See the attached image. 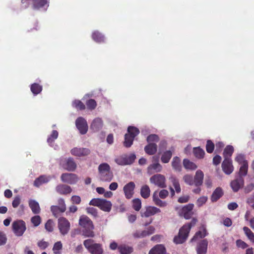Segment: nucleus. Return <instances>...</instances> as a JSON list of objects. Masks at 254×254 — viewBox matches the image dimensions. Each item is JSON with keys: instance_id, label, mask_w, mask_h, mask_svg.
Instances as JSON below:
<instances>
[{"instance_id": "1", "label": "nucleus", "mask_w": 254, "mask_h": 254, "mask_svg": "<svg viewBox=\"0 0 254 254\" xmlns=\"http://www.w3.org/2000/svg\"><path fill=\"white\" fill-rule=\"evenodd\" d=\"M79 225L82 228V233L86 237H93L94 233L93 231L94 226L92 221L86 216L82 215L79 220Z\"/></svg>"}, {"instance_id": "2", "label": "nucleus", "mask_w": 254, "mask_h": 254, "mask_svg": "<svg viewBox=\"0 0 254 254\" xmlns=\"http://www.w3.org/2000/svg\"><path fill=\"white\" fill-rule=\"evenodd\" d=\"M197 222V219L193 218L190 223L184 225L180 230L178 236L174 239V242L176 244H182L188 237L189 233L191 228L194 226Z\"/></svg>"}, {"instance_id": "3", "label": "nucleus", "mask_w": 254, "mask_h": 254, "mask_svg": "<svg viewBox=\"0 0 254 254\" xmlns=\"http://www.w3.org/2000/svg\"><path fill=\"white\" fill-rule=\"evenodd\" d=\"M99 172V178L101 181L105 182H109L113 178V174L111 170L110 165L103 163L100 164L98 168Z\"/></svg>"}, {"instance_id": "4", "label": "nucleus", "mask_w": 254, "mask_h": 254, "mask_svg": "<svg viewBox=\"0 0 254 254\" xmlns=\"http://www.w3.org/2000/svg\"><path fill=\"white\" fill-rule=\"evenodd\" d=\"M85 248L91 254H103L104 250L102 245L95 243L92 239H87L83 242Z\"/></svg>"}, {"instance_id": "5", "label": "nucleus", "mask_w": 254, "mask_h": 254, "mask_svg": "<svg viewBox=\"0 0 254 254\" xmlns=\"http://www.w3.org/2000/svg\"><path fill=\"white\" fill-rule=\"evenodd\" d=\"M89 204L99 207L102 210L109 212L111 211L112 204L110 201L101 198L92 199Z\"/></svg>"}, {"instance_id": "6", "label": "nucleus", "mask_w": 254, "mask_h": 254, "mask_svg": "<svg viewBox=\"0 0 254 254\" xmlns=\"http://www.w3.org/2000/svg\"><path fill=\"white\" fill-rule=\"evenodd\" d=\"M128 133L125 135L124 145L129 147L132 144L134 137L138 134L139 129L134 127H129L127 129Z\"/></svg>"}, {"instance_id": "7", "label": "nucleus", "mask_w": 254, "mask_h": 254, "mask_svg": "<svg viewBox=\"0 0 254 254\" xmlns=\"http://www.w3.org/2000/svg\"><path fill=\"white\" fill-rule=\"evenodd\" d=\"M59 163L61 167L68 171H74L77 167L76 163L71 157L61 158Z\"/></svg>"}, {"instance_id": "8", "label": "nucleus", "mask_w": 254, "mask_h": 254, "mask_svg": "<svg viewBox=\"0 0 254 254\" xmlns=\"http://www.w3.org/2000/svg\"><path fill=\"white\" fill-rule=\"evenodd\" d=\"M150 183L161 188H165L167 187L165 177L160 174L153 175L150 178Z\"/></svg>"}, {"instance_id": "9", "label": "nucleus", "mask_w": 254, "mask_h": 254, "mask_svg": "<svg viewBox=\"0 0 254 254\" xmlns=\"http://www.w3.org/2000/svg\"><path fill=\"white\" fill-rule=\"evenodd\" d=\"M136 158L134 154H131L129 155H124L115 159V162L120 165H127L132 164Z\"/></svg>"}, {"instance_id": "10", "label": "nucleus", "mask_w": 254, "mask_h": 254, "mask_svg": "<svg viewBox=\"0 0 254 254\" xmlns=\"http://www.w3.org/2000/svg\"><path fill=\"white\" fill-rule=\"evenodd\" d=\"M58 228L62 235L67 234L70 229V224L68 220L64 217H61L58 219Z\"/></svg>"}, {"instance_id": "11", "label": "nucleus", "mask_w": 254, "mask_h": 254, "mask_svg": "<svg viewBox=\"0 0 254 254\" xmlns=\"http://www.w3.org/2000/svg\"><path fill=\"white\" fill-rule=\"evenodd\" d=\"M194 207L192 203H189L181 208H178V213L180 216L184 217L186 219H190L193 214L192 210Z\"/></svg>"}, {"instance_id": "12", "label": "nucleus", "mask_w": 254, "mask_h": 254, "mask_svg": "<svg viewBox=\"0 0 254 254\" xmlns=\"http://www.w3.org/2000/svg\"><path fill=\"white\" fill-rule=\"evenodd\" d=\"M12 228L14 234L16 236H21L26 230L25 223L22 220L14 221L12 223Z\"/></svg>"}, {"instance_id": "13", "label": "nucleus", "mask_w": 254, "mask_h": 254, "mask_svg": "<svg viewBox=\"0 0 254 254\" xmlns=\"http://www.w3.org/2000/svg\"><path fill=\"white\" fill-rule=\"evenodd\" d=\"M152 159L153 160H156L157 162L149 165L147 167V172L149 175L155 173H159L162 170V166L158 162L157 158L155 156H153Z\"/></svg>"}, {"instance_id": "14", "label": "nucleus", "mask_w": 254, "mask_h": 254, "mask_svg": "<svg viewBox=\"0 0 254 254\" xmlns=\"http://www.w3.org/2000/svg\"><path fill=\"white\" fill-rule=\"evenodd\" d=\"M61 179L63 182L71 185L75 184L78 180L76 175L71 173H64Z\"/></svg>"}, {"instance_id": "15", "label": "nucleus", "mask_w": 254, "mask_h": 254, "mask_svg": "<svg viewBox=\"0 0 254 254\" xmlns=\"http://www.w3.org/2000/svg\"><path fill=\"white\" fill-rule=\"evenodd\" d=\"M76 126L79 132L82 134H85L88 128L87 123L85 119L79 117L76 120Z\"/></svg>"}, {"instance_id": "16", "label": "nucleus", "mask_w": 254, "mask_h": 254, "mask_svg": "<svg viewBox=\"0 0 254 254\" xmlns=\"http://www.w3.org/2000/svg\"><path fill=\"white\" fill-rule=\"evenodd\" d=\"M90 153L89 149L83 147H74L70 150V153L77 157H84L88 155Z\"/></svg>"}, {"instance_id": "17", "label": "nucleus", "mask_w": 254, "mask_h": 254, "mask_svg": "<svg viewBox=\"0 0 254 254\" xmlns=\"http://www.w3.org/2000/svg\"><path fill=\"white\" fill-rule=\"evenodd\" d=\"M244 185V180L243 177H239L232 181L231 183V187L234 192H237L242 188Z\"/></svg>"}, {"instance_id": "18", "label": "nucleus", "mask_w": 254, "mask_h": 254, "mask_svg": "<svg viewBox=\"0 0 254 254\" xmlns=\"http://www.w3.org/2000/svg\"><path fill=\"white\" fill-rule=\"evenodd\" d=\"M222 168L224 173L227 175L231 174L234 170V167L230 158L225 159L222 164Z\"/></svg>"}, {"instance_id": "19", "label": "nucleus", "mask_w": 254, "mask_h": 254, "mask_svg": "<svg viewBox=\"0 0 254 254\" xmlns=\"http://www.w3.org/2000/svg\"><path fill=\"white\" fill-rule=\"evenodd\" d=\"M135 188V184L130 182L126 184L124 187V191L126 198L129 199L132 197Z\"/></svg>"}, {"instance_id": "20", "label": "nucleus", "mask_w": 254, "mask_h": 254, "mask_svg": "<svg viewBox=\"0 0 254 254\" xmlns=\"http://www.w3.org/2000/svg\"><path fill=\"white\" fill-rule=\"evenodd\" d=\"M33 6L35 9L46 10L49 6V2L48 0H34Z\"/></svg>"}, {"instance_id": "21", "label": "nucleus", "mask_w": 254, "mask_h": 254, "mask_svg": "<svg viewBox=\"0 0 254 254\" xmlns=\"http://www.w3.org/2000/svg\"><path fill=\"white\" fill-rule=\"evenodd\" d=\"M56 190L60 194L66 195L71 192L72 189L69 186L60 184L56 187Z\"/></svg>"}, {"instance_id": "22", "label": "nucleus", "mask_w": 254, "mask_h": 254, "mask_svg": "<svg viewBox=\"0 0 254 254\" xmlns=\"http://www.w3.org/2000/svg\"><path fill=\"white\" fill-rule=\"evenodd\" d=\"M161 210L154 206H148L146 208L145 210L141 213V216L148 217L155 214L160 213Z\"/></svg>"}, {"instance_id": "23", "label": "nucleus", "mask_w": 254, "mask_h": 254, "mask_svg": "<svg viewBox=\"0 0 254 254\" xmlns=\"http://www.w3.org/2000/svg\"><path fill=\"white\" fill-rule=\"evenodd\" d=\"M103 123L102 120L100 118H96L94 119L91 124L90 128L94 131H98L102 128Z\"/></svg>"}, {"instance_id": "24", "label": "nucleus", "mask_w": 254, "mask_h": 254, "mask_svg": "<svg viewBox=\"0 0 254 254\" xmlns=\"http://www.w3.org/2000/svg\"><path fill=\"white\" fill-rule=\"evenodd\" d=\"M208 242L206 240L200 242L196 247L197 254H206L207 250Z\"/></svg>"}, {"instance_id": "25", "label": "nucleus", "mask_w": 254, "mask_h": 254, "mask_svg": "<svg viewBox=\"0 0 254 254\" xmlns=\"http://www.w3.org/2000/svg\"><path fill=\"white\" fill-rule=\"evenodd\" d=\"M204 174L201 170H197L194 176V183L195 186L199 187L202 184Z\"/></svg>"}, {"instance_id": "26", "label": "nucleus", "mask_w": 254, "mask_h": 254, "mask_svg": "<svg viewBox=\"0 0 254 254\" xmlns=\"http://www.w3.org/2000/svg\"><path fill=\"white\" fill-rule=\"evenodd\" d=\"M51 179L50 176H41L35 180L34 185L36 187H39L43 184L49 182Z\"/></svg>"}, {"instance_id": "27", "label": "nucleus", "mask_w": 254, "mask_h": 254, "mask_svg": "<svg viewBox=\"0 0 254 254\" xmlns=\"http://www.w3.org/2000/svg\"><path fill=\"white\" fill-rule=\"evenodd\" d=\"M28 203L29 206L33 213L38 214L40 213V208L39 203L37 201L33 199H30Z\"/></svg>"}, {"instance_id": "28", "label": "nucleus", "mask_w": 254, "mask_h": 254, "mask_svg": "<svg viewBox=\"0 0 254 254\" xmlns=\"http://www.w3.org/2000/svg\"><path fill=\"white\" fill-rule=\"evenodd\" d=\"M165 248L162 245H157L149 252V254H165Z\"/></svg>"}, {"instance_id": "29", "label": "nucleus", "mask_w": 254, "mask_h": 254, "mask_svg": "<svg viewBox=\"0 0 254 254\" xmlns=\"http://www.w3.org/2000/svg\"><path fill=\"white\" fill-rule=\"evenodd\" d=\"M157 146L155 143H150L144 147L145 152L148 155H153L157 151Z\"/></svg>"}, {"instance_id": "30", "label": "nucleus", "mask_w": 254, "mask_h": 254, "mask_svg": "<svg viewBox=\"0 0 254 254\" xmlns=\"http://www.w3.org/2000/svg\"><path fill=\"white\" fill-rule=\"evenodd\" d=\"M173 151H174L173 148L171 150L164 152L161 155V162L163 163H168L172 157Z\"/></svg>"}, {"instance_id": "31", "label": "nucleus", "mask_w": 254, "mask_h": 254, "mask_svg": "<svg viewBox=\"0 0 254 254\" xmlns=\"http://www.w3.org/2000/svg\"><path fill=\"white\" fill-rule=\"evenodd\" d=\"M183 165L186 169L190 171L195 170L197 168V166L194 163L187 159H184Z\"/></svg>"}, {"instance_id": "32", "label": "nucleus", "mask_w": 254, "mask_h": 254, "mask_svg": "<svg viewBox=\"0 0 254 254\" xmlns=\"http://www.w3.org/2000/svg\"><path fill=\"white\" fill-rule=\"evenodd\" d=\"M169 179L170 181L171 182V183L172 184V185H173L177 193L180 192L181 191V189L180 185V184H179L178 179L174 176H171L169 177Z\"/></svg>"}, {"instance_id": "33", "label": "nucleus", "mask_w": 254, "mask_h": 254, "mask_svg": "<svg viewBox=\"0 0 254 254\" xmlns=\"http://www.w3.org/2000/svg\"><path fill=\"white\" fill-rule=\"evenodd\" d=\"M118 250L121 254H129L133 252V248L130 246L123 245L118 247Z\"/></svg>"}, {"instance_id": "34", "label": "nucleus", "mask_w": 254, "mask_h": 254, "mask_svg": "<svg viewBox=\"0 0 254 254\" xmlns=\"http://www.w3.org/2000/svg\"><path fill=\"white\" fill-rule=\"evenodd\" d=\"M172 166L176 171H181L182 166L181 165V160L178 157L176 156L173 158L172 161Z\"/></svg>"}, {"instance_id": "35", "label": "nucleus", "mask_w": 254, "mask_h": 254, "mask_svg": "<svg viewBox=\"0 0 254 254\" xmlns=\"http://www.w3.org/2000/svg\"><path fill=\"white\" fill-rule=\"evenodd\" d=\"M150 194V190L148 186L145 185L140 189V195L144 198H148Z\"/></svg>"}, {"instance_id": "36", "label": "nucleus", "mask_w": 254, "mask_h": 254, "mask_svg": "<svg viewBox=\"0 0 254 254\" xmlns=\"http://www.w3.org/2000/svg\"><path fill=\"white\" fill-rule=\"evenodd\" d=\"M223 192L221 188H217L213 192L211 196V200L212 201H217L222 195Z\"/></svg>"}, {"instance_id": "37", "label": "nucleus", "mask_w": 254, "mask_h": 254, "mask_svg": "<svg viewBox=\"0 0 254 254\" xmlns=\"http://www.w3.org/2000/svg\"><path fill=\"white\" fill-rule=\"evenodd\" d=\"M153 200L156 205L160 207H166L167 205V203L166 201H162L158 198L156 194V192H154L153 195Z\"/></svg>"}, {"instance_id": "38", "label": "nucleus", "mask_w": 254, "mask_h": 254, "mask_svg": "<svg viewBox=\"0 0 254 254\" xmlns=\"http://www.w3.org/2000/svg\"><path fill=\"white\" fill-rule=\"evenodd\" d=\"M207 235V232L204 228H202L198 232L196 233L195 235L193 236L191 239V241H194L198 239H200L205 237Z\"/></svg>"}, {"instance_id": "39", "label": "nucleus", "mask_w": 254, "mask_h": 254, "mask_svg": "<svg viewBox=\"0 0 254 254\" xmlns=\"http://www.w3.org/2000/svg\"><path fill=\"white\" fill-rule=\"evenodd\" d=\"M58 135L59 133L57 130H54L52 131L51 134L47 138V142L50 145H52L54 141L58 138Z\"/></svg>"}, {"instance_id": "40", "label": "nucleus", "mask_w": 254, "mask_h": 254, "mask_svg": "<svg viewBox=\"0 0 254 254\" xmlns=\"http://www.w3.org/2000/svg\"><path fill=\"white\" fill-rule=\"evenodd\" d=\"M92 39L96 42L101 43L104 42V37L98 31H95L92 33Z\"/></svg>"}, {"instance_id": "41", "label": "nucleus", "mask_w": 254, "mask_h": 254, "mask_svg": "<svg viewBox=\"0 0 254 254\" xmlns=\"http://www.w3.org/2000/svg\"><path fill=\"white\" fill-rule=\"evenodd\" d=\"M63 249V245L61 241L55 243L53 248V251L54 254H61Z\"/></svg>"}, {"instance_id": "42", "label": "nucleus", "mask_w": 254, "mask_h": 254, "mask_svg": "<svg viewBox=\"0 0 254 254\" xmlns=\"http://www.w3.org/2000/svg\"><path fill=\"white\" fill-rule=\"evenodd\" d=\"M234 152V148L232 146L228 145L224 149L223 155L225 159L230 158Z\"/></svg>"}, {"instance_id": "43", "label": "nucleus", "mask_w": 254, "mask_h": 254, "mask_svg": "<svg viewBox=\"0 0 254 254\" xmlns=\"http://www.w3.org/2000/svg\"><path fill=\"white\" fill-rule=\"evenodd\" d=\"M241 167L239 170V177H243L247 175L248 170V163L244 164L243 165H241Z\"/></svg>"}, {"instance_id": "44", "label": "nucleus", "mask_w": 254, "mask_h": 254, "mask_svg": "<svg viewBox=\"0 0 254 254\" xmlns=\"http://www.w3.org/2000/svg\"><path fill=\"white\" fill-rule=\"evenodd\" d=\"M42 87L37 83L32 84L31 86V91L34 95H37L42 91Z\"/></svg>"}, {"instance_id": "45", "label": "nucleus", "mask_w": 254, "mask_h": 254, "mask_svg": "<svg viewBox=\"0 0 254 254\" xmlns=\"http://www.w3.org/2000/svg\"><path fill=\"white\" fill-rule=\"evenodd\" d=\"M243 230L248 239L253 243H254V234L247 227H244Z\"/></svg>"}, {"instance_id": "46", "label": "nucleus", "mask_w": 254, "mask_h": 254, "mask_svg": "<svg viewBox=\"0 0 254 254\" xmlns=\"http://www.w3.org/2000/svg\"><path fill=\"white\" fill-rule=\"evenodd\" d=\"M193 153L194 156L197 158H202L203 157L205 152L203 149L199 147L194 148Z\"/></svg>"}, {"instance_id": "47", "label": "nucleus", "mask_w": 254, "mask_h": 254, "mask_svg": "<svg viewBox=\"0 0 254 254\" xmlns=\"http://www.w3.org/2000/svg\"><path fill=\"white\" fill-rule=\"evenodd\" d=\"M132 207L136 211H139L141 207V201L139 198L134 199L132 200Z\"/></svg>"}, {"instance_id": "48", "label": "nucleus", "mask_w": 254, "mask_h": 254, "mask_svg": "<svg viewBox=\"0 0 254 254\" xmlns=\"http://www.w3.org/2000/svg\"><path fill=\"white\" fill-rule=\"evenodd\" d=\"M183 180L188 185L192 186L194 184L193 177L190 175H186L183 177Z\"/></svg>"}, {"instance_id": "49", "label": "nucleus", "mask_w": 254, "mask_h": 254, "mask_svg": "<svg viewBox=\"0 0 254 254\" xmlns=\"http://www.w3.org/2000/svg\"><path fill=\"white\" fill-rule=\"evenodd\" d=\"M207 197L205 196H202L199 197L196 201V205L198 207H201L207 201Z\"/></svg>"}, {"instance_id": "50", "label": "nucleus", "mask_w": 254, "mask_h": 254, "mask_svg": "<svg viewBox=\"0 0 254 254\" xmlns=\"http://www.w3.org/2000/svg\"><path fill=\"white\" fill-rule=\"evenodd\" d=\"M235 160L240 165H243L244 164L248 163L247 161L245 159V156L242 154H238L235 158Z\"/></svg>"}, {"instance_id": "51", "label": "nucleus", "mask_w": 254, "mask_h": 254, "mask_svg": "<svg viewBox=\"0 0 254 254\" xmlns=\"http://www.w3.org/2000/svg\"><path fill=\"white\" fill-rule=\"evenodd\" d=\"M31 221L34 226L37 227L41 223V219L39 215H36L31 218Z\"/></svg>"}, {"instance_id": "52", "label": "nucleus", "mask_w": 254, "mask_h": 254, "mask_svg": "<svg viewBox=\"0 0 254 254\" xmlns=\"http://www.w3.org/2000/svg\"><path fill=\"white\" fill-rule=\"evenodd\" d=\"M74 107L77 109L83 110L85 109L84 105L79 100H75L72 103Z\"/></svg>"}, {"instance_id": "53", "label": "nucleus", "mask_w": 254, "mask_h": 254, "mask_svg": "<svg viewBox=\"0 0 254 254\" xmlns=\"http://www.w3.org/2000/svg\"><path fill=\"white\" fill-rule=\"evenodd\" d=\"M58 204L59 205V208L60 209V211L62 212H64L66 210V205L64 199L63 198L59 199L58 200Z\"/></svg>"}, {"instance_id": "54", "label": "nucleus", "mask_w": 254, "mask_h": 254, "mask_svg": "<svg viewBox=\"0 0 254 254\" xmlns=\"http://www.w3.org/2000/svg\"><path fill=\"white\" fill-rule=\"evenodd\" d=\"M86 105L89 109L93 110L97 106V104L94 100L90 99L87 101Z\"/></svg>"}, {"instance_id": "55", "label": "nucleus", "mask_w": 254, "mask_h": 254, "mask_svg": "<svg viewBox=\"0 0 254 254\" xmlns=\"http://www.w3.org/2000/svg\"><path fill=\"white\" fill-rule=\"evenodd\" d=\"M158 140L159 137L156 134H151L147 137V141L149 143L157 142Z\"/></svg>"}, {"instance_id": "56", "label": "nucleus", "mask_w": 254, "mask_h": 254, "mask_svg": "<svg viewBox=\"0 0 254 254\" xmlns=\"http://www.w3.org/2000/svg\"><path fill=\"white\" fill-rule=\"evenodd\" d=\"M214 143L210 140H207L206 146V149L207 152L209 153H212L214 150Z\"/></svg>"}, {"instance_id": "57", "label": "nucleus", "mask_w": 254, "mask_h": 254, "mask_svg": "<svg viewBox=\"0 0 254 254\" xmlns=\"http://www.w3.org/2000/svg\"><path fill=\"white\" fill-rule=\"evenodd\" d=\"M54 223L51 220H49L45 224V229L49 232H52L53 230Z\"/></svg>"}, {"instance_id": "58", "label": "nucleus", "mask_w": 254, "mask_h": 254, "mask_svg": "<svg viewBox=\"0 0 254 254\" xmlns=\"http://www.w3.org/2000/svg\"><path fill=\"white\" fill-rule=\"evenodd\" d=\"M7 241V238L5 234L2 232H0V246L5 245Z\"/></svg>"}, {"instance_id": "59", "label": "nucleus", "mask_w": 254, "mask_h": 254, "mask_svg": "<svg viewBox=\"0 0 254 254\" xmlns=\"http://www.w3.org/2000/svg\"><path fill=\"white\" fill-rule=\"evenodd\" d=\"M236 245L238 247L245 249L248 247V245L241 240H238L236 241Z\"/></svg>"}, {"instance_id": "60", "label": "nucleus", "mask_w": 254, "mask_h": 254, "mask_svg": "<svg viewBox=\"0 0 254 254\" xmlns=\"http://www.w3.org/2000/svg\"><path fill=\"white\" fill-rule=\"evenodd\" d=\"M37 245L41 249L44 250L48 247L49 244L48 242L42 240L38 242Z\"/></svg>"}, {"instance_id": "61", "label": "nucleus", "mask_w": 254, "mask_h": 254, "mask_svg": "<svg viewBox=\"0 0 254 254\" xmlns=\"http://www.w3.org/2000/svg\"><path fill=\"white\" fill-rule=\"evenodd\" d=\"M86 211L88 213L91 214L93 216L95 217L97 215V209L94 207H87Z\"/></svg>"}, {"instance_id": "62", "label": "nucleus", "mask_w": 254, "mask_h": 254, "mask_svg": "<svg viewBox=\"0 0 254 254\" xmlns=\"http://www.w3.org/2000/svg\"><path fill=\"white\" fill-rule=\"evenodd\" d=\"M190 196L189 195H184L178 198V202L180 203L187 202L190 199Z\"/></svg>"}, {"instance_id": "63", "label": "nucleus", "mask_w": 254, "mask_h": 254, "mask_svg": "<svg viewBox=\"0 0 254 254\" xmlns=\"http://www.w3.org/2000/svg\"><path fill=\"white\" fill-rule=\"evenodd\" d=\"M71 201L72 203L78 204L81 202V198L78 195H73L71 197Z\"/></svg>"}, {"instance_id": "64", "label": "nucleus", "mask_w": 254, "mask_h": 254, "mask_svg": "<svg viewBox=\"0 0 254 254\" xmlns=\"http://www.w3.org/2000/svg\"><path fill=\"white\" fill-rule=\"evenodd\" d=\"M20 203V198L19 196L14 197L12 202V205L14 208H16Z\"/></svg>"}]
</instances>
